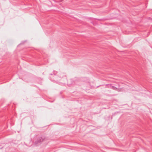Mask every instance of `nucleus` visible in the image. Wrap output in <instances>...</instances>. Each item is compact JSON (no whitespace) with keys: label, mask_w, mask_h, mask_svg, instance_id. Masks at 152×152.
<instances>
[{"label":"nucleus","mask_w":152,"mask_h":152,"mask_svg":"<svg viewBox=\"0 0 152 152\" xmlns=\"http://www.w3.org/2000/svg\"><path fill=\"white\" fill-rule=\"evenodd\" d=\"M2 148H3V147H2V148H0V149H1Z\"/></svg>","instance_id":"39448f33"},{"label":"nucleus","mask_w":152,"mask_h":152,"mask_svg":"<svg viewBox=\"0 0 152 152\" xmlns=\"http://www.w3.org/2000/svg\"><path fill=\"white\" fill-rule=\"evenodd\" d=\"M108 85L109 88H110L115 91H116V90H117V88L112 86V84H108Z\"/></svg>","instance_id":"7ed1b4c3"},{"label":"nucleus","mask_w":152,"mask_h":152,"mask_svg":"<svg viewBox=\"0 0 152 152\" xmlns=\"http://www.w3.org/2000/svg\"><path fill=\"white\" fill-rule=\"evenodd\" d=\"M57 73L56 71H54L53 75V74H50L52 76L50 77V80L55 82L60 85H63L67 81L66 74L64 73L61 72L57 76L55 75Z\"/></svg>","instance_id":"f257e3e1"},{"label":"nucleus","mask_w":152,"mask_h":152,"mask_svg":"<svg viewBox=\"0 0 152 152\" xmlns=\"http://www.w3.org/2000/svg\"><path fill=\"white\" fill-rule=\"evenodd\" d=\"M122 89V88H117V90H116V91H119V92H120V91H121Z\"/></svg>","instance_id":"20e7f679"},{"label":"nucleus","mask_w":152,"mask_h":152,"mask_svg":"<svg viewBox=\"0 0 152 152\" xmlns=\"http://www.w3.org/2000/svg\"><path fill=\"white\" fill-rule=\"evenodd\" d=\"M45 140L44 137H42L38 138L37 139V143H40L43 141Z\"/></svg>","instance_id":"f03ea898"}]
</instances>
